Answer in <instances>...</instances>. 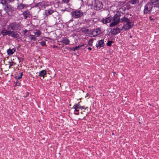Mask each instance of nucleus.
Returning <instances> with one entry per match:
<instances>
[{
    "mask_svg": "<svg viewBox=\"0 0 159 159\" xmlns=\"http://www.w3.org/2000/svg\"><path fill=\"white\" fill-rule=\"evenodd\" d=\"M130 38H131L132 37V36H130Z\"/></svg>",
    "mask_w": 159,
    "mask_h": 159,
    "instance_id": "nucleus-39",
    "label": "nucleus"
},
{
    "mask_svg": "<svg viewBox=\"0 0 159 159\" xmlns=\"http://www.w3.org/2000/svg\"><path fill=\"white\" fill-rule=\"evenodd\" d=\"M80 102H79L77 104H75L73 107V108L75 109L74 113L76 115L79 114V110L78 109L82 110L83 109L86 110L88 108L87 107H86L84 106H81L80 104Z\"/></svg>",
    "mask_w": 159,
    "mask_h": 159,
    "instance_id": "nucleus-2",
    "label": "nucleus"
},
{
    "mask_svg": "<svg viewBox=\"0 0 159 159\" xmlns=\"http://www.w3.org/2000/svg\"><path fill=\"white\" fill-rule=\"evenodd\" d=\"M149 19H150L151 20H153V19L152 18V17L151 16H150L149 17Z\"/></svg>",
    "mask_w": 159,
    "mask_h": 159,
    "instance_id": "nucleus-36",
    "label": "nucleus"
},
{
    "mask_svg": "<svg viewBox=\"0 0 159 159\" xmlns=\"http://www.w3.org/2000/svg\"><path fill=\"white\" fill-rule=\"evenodd\" d=\"M22 75V72H20L19 75L17 74V75L16 76V78L18 79H20L21 78Z\"/></svg>",
    "mask_w": 159,
    "mask_h": 159,
    "instance_id": "nucleus-26",
    "label": "nucleus"
},
{
    "mask_svg": "<svg viewBox=\"0 0 159 159\" xmlns=\"http://www.w3.org/2000/svg\"><path fill=\"white\" fill-rule=\"evenodd\" d=\"M153 7V5L150 2L148 3L144 6L143 10V14H147L151 13L152 8Z\"/></svg>",
    "mask_w": 159,
    "mask_h": 159,
    "instance_id": "nucleus-3",
    "label": "nucleus"
},
{
    "mask_svg": "<svg viewBox=\"0 0 159 159\" xmlns=\"http://www.w3.org/2000/svg\"><path fill=\"white\" fill-rule=\"evenodd\" d=\"M8 36L14 38H17L19 36V34L16 32L10 30H9Z\"/></svg>",
    "mask_w": 159,
    "mask_h": 159,
    "instance_id": "nucleus-8",
    "label": "nucleus"
},
{
    "mask_svg": "<svg viewBox=\"0 0 159 159\" xmlns=\"http://www.w3.org/2000/svg\"><path fill=\"white\" fill-rule=\"evenodd\" d=\"M70 0H62V1L65 3H67L69 2Z\"/></svg>",
    "mask_w": 159,
    "mask_h": 159,
    "instance_id": "nucleus-33",
    "label": "nucleus"
},
{
    "mask_svg": "<svg viewBox=\"0 0 159 159\" xmlns=\"http://www.w3.org/2000/svg\"><path fill=\"white\" fill-rule=\"evenodd\" d=\"M3 10L7 13L9 15L14 11V8L11 5L7 4L6 5Z\"/></svg>",
    "mask_w": 159,
    "mask_h": 159,
    "instance_id": "nucleus-5",
    "label": "nucleus"
},
{
    "mask_svg": "<svg viewBox=\"0 0 159 159\" xmlns=\"http://www.w3.org/2000/svg\"><path fill=\"white\" fill-rule=\"evenodd\" d=\"M23 15L24 16V19H26L28 17H29L31 15V13L29 10H27L23 12Z\"/></svg>",
    "mask_w": 159,
    "mask_h": 159,
    "instance_id": "nucleus-11",
    "label": "nucleus"
},
{
    "mask_svg": "<svg viewBox=\"0 0 159 159\" xmlns=\"http://www.w3.org/2000/svg\"><path fill=\"white\" fill-rule=\"evenodd\" d=\"M139 2V0H130L129 1V2L132 4H135L138 3Z\"/></svg>",
    "mask_w": 159,
    "mask_h": 159,
    "instance_id": "nucleus-25",
    "label": "nucleus"
},
{
    "mask_svg": "<svg viewBox=\"0 0 159 159\" xmlns=\"http://www.w3.org/2000/svg\"><path fill=\"white\" fill-rule=\"evenodd\" d=\"M87 46V45H85V44H83L81 45H78L77 46H76L75 47V48H72V50H73L74 51H75V50H78L80 47H84V48H85Z\"/></svg>",
    "mask_w": 159,
    "mask_h": 159,
    "instance_id": "nucleus-16",
    "label": "nucleus"
},
{
    "mask_svg": "<svg viewBox=\"0 0 159 159\" xmlns=\"http://www.w3.org/2000/svg\"><path fill=\"white\" fill-rule=\"evenodd\" d=\"M61 42L65 45H66L69 44L70 41L66 38H64L61 41Z\"/></svg>",
    "mask_w": 159,
    "mask_h": 159,
    "instance_id": "nucleus-17",
    "label": "nucleus"
},
{
    "mask_svg": "<svg viewBox=\"0 0 159 159\" xmlns=\"http://www.w3.org/2000/svg\"><path fill=\"white\" fill-rule=\"evenodd\" d=\"M46 74V72L45 70H43L40 72L39 75L40 77H43L44 79V76Z\"/></svg>",
    "mask_w": 159,
    "mask_h": 159,
    "instance_id": "nucleus-20",
    "label": "nucleus"
},
{
    "mask_svg": "<svg viewBox=\"0 0 159 159\" xmlns=\"http://www.w3.org/2000/svg\"><path fill=\"white\" fill-rule=\"evenodd\" d=\"M39 5H44L43 7H45V3L44 2H41L39 3Z\"/></svg>",
    "mask_w": 159,
    "mask_h": 159,
    "instance_id": "nucleus-31",
    "label": "nucleus"
},
{
    "mask_svg": "<svg viewBox=\"0 0 159 159\" xmlns=\"http://www.w3.org/2000/svg\"><path fill=\"white\" fill-rule=\"evenodd\" d=\"M27 31H28V30L25 29V30H23V33L24 34H25L27 33Z\"/></svg>",
    "mask_w": 159,
    "mask_h": 159,
    "instance_id": "nucleus-34",
    "label": "nucleus"
},
{
    "mask_svg": "<svg viewBox=\"0 0 159 159\" xmlns=\"http://www.w3.org/2000/svg\"><path fill=\"white\" fill-rule=\"evenodd\" d=\"M30 38L31 40L35 41L36 40V38L35 35L30 34Z\"/></svg>",
    "mask_w": 159,
    "mask_h": 159,
    "instance_id": "nucleus-27",
    "label": "nucleus"
},
{
    "mask_svg": "<svg viewBox=\"0 0 159 159\" xmlns=\"http://www.w3.org/2000/svg\"><path fill=\"white\" fill-rule=\"evenodd\" d=\"M149 1L152 5L153 4L154 5H156L158 4L159 5V0H152Z\"/></svg>",
    "mask_w": 159,
    "mask_h": 159,
    "instance_id": "nucleus-23",
    "label": "nucleus"
},
{
    "mask_svg": "<svg viewBox=\"0 0 159 159\" xmlns=\"http://www.w3.org/2000/svg\"><path fill=\"white\" fill-rule=\"evenodd\" d=\"M81 30L83 33L86 34H89L90 32L89 29L85 27L82 28L81 29Z\"/></svg>",
    "mask_w": 159,
    "mask_h": 159,
    "instance_id": "nucleus-19",
    "label": "nucleus"
},
{
    "mask_svg": "<svg viewBox=\"0 0 159 159\" xmlns=\"http://www.w3.org/2000/svg\"><path fill=\"white\" fill-rule=\"evenodd\" d=\"M1 15V13L0 12V16Z\"/></svg>",
    "mask_w": 159,
    "mask_h": 159,
    "instance_id": "nucleus-38",
    "label": "nucleus"
},
{
    "mask_svg": "<svg viewBox=\"0 0 159 159\" xmlns=\"http://www.w3.org/2000/svg\"><path fill=\"white\" fill-rule=\"evenodd\" d=\"M34 33L37 37H39L41 34V32L39 30H34Z\"/></svg>",
    "mask_w": 159,
    "mask_h": 159,
    "instance_id": "nucleus-24",
    "label": "nucleus"
},
{
    "mask_svg": "<svg viewBox=\"0 0 159 159\" xmlns=\"http://www.w3.org/2000/svg\"><path fill=\"white\" fill-rule=\"evenodd\" d=\"M25 6V5L22 3H19L17 6V9L19 10L22 9L24 8Z\"/></svg>",
    "mask_w": 159,
    "mask_h": 159,
    "instance_id": "nucleus-22",
    "label": "nucleus"
},
{
    "mask_svg": "<svg viewBox=\"0 0 159 159\" xmlns=\"http://www.w3.org/2000/svg\"><path fill=\"white\" fill-rule=\"evenodd\" d=\"M100 33V30L98 29H97L96 30L92 31V34L93 35V37H95L99 34Z\"/></svg>",
    "mask_w": 159,
    "mask_h": 159,
    "instance_id": "nucleus-15",
    "label": "nucleus"
},
{
    "mask_svg": "<svg viewBox=\"0 0 159 159\" xmlns=\"http://www.w3.org/2000/svg\"><path fill=\"white\" fill-rule=\"evenodd\" d=\"M28 95H29L28 93H27L26 95V96H23V97H24V98H26V97H27L28 96Z\"/></svg>",
    "mask_w": 159,
    "mask_h": 159,
    "instance_id": "nucleus-35",
    "label": "nucleus"
},
{
    "mask_svg": "<svg viewBox=\"0 0 159 159\" xmlns=\"http://www.w3.org/2000/svg\"><path fill=\"white\" fill-rule=\"evenodd\" d=\"M54 12V11L51 9H48L45 11L46 14L47 16L51 14Z\"/></svg>",
    "mask_w": 159,
    "mask_h": 159,
    "instance_id": "nucleus-21",
    "label": "nucleus"
},
{
    "mask_svg": "<svg viewBox=\"0 0 159 159\" xmlns=\"http://www.w3.org/2000/svg\"><path fill=\"white\" fill-rule=\"evenodd\" d=\"M130 20L129 18H128L125 16L121 18L120 19V22L123 23H126Z\"/></svg>",
    "mask_w": 159,
    "mask_h": 159,
    "instance_id": "nucleus-13",
    "label": "nucleus"
},
{
    "mask_svg": "<svg viewBox=\"0 0 159 159\" xmlns=\"http://www.w3.org/2000/svg\"><path fill=\"white\" fill-rule=\"evenodd\" d=\"M20 27V25L19 23L14 22L8 25L7 28L9 30H14L18 29Z\"/></svg>",
    "mask_w": 159,
    "mask_h": 159,
    "instance_id": "nucleus-6",
    "label": "nucleus"
},
{
    "mask_svg": "<svg viewBox=\"0 0 159 159\" xmlns=\"http://www.w3.org/2000/svg\"><path fill=\"white\" fill-rule=\"evenodd\" d=\"M113 43L112 41H108L107 45V46H110L111 45V43Z\"/></svg>",
    "mask_w": 159,
    "mask_h": 159,
    "instance_id": "nucleus-29",
    "label": "nucleus"
},
{
    "mask_svg": "<svg viewBox=\"0 0 159 159\" xmlns=\"http://www.w3.org/2000/svg\"><path fill=\"white\" fill-rule=\"evenodd\" d=\"M120 13H118L116 14L113 17L109 16L105 19H103L102 21L103 23L105 24L112 22L110 24V26H114L120 21Z\"/></svg>",
    "mask_w": 159,
    "mask_h": 159,
    "instance_id": "nucleus-1",
    "label": "nucleus"
},
{
    "mask_svg": "<svg viewBox=\"0 0 159 159\" xmlns=\"http://www.w3.org/2000/svg\"><path fill=\"white\" fill-rule=\"evenodd\" d=\"M102 6V3L99 1H98L96 3L95 7L97 10H99L103 7Z\"/></svg>",
    "mask_w": 159,
    "mask_h": 159,
    "instance_id": "nucleus-9",
    "label": "nucleus"
},
{
    "mask_svg": "<svg viewBox=\"0 0 159 159\" xmlns=\"http://www.w3.org/2000/svg\"><path fill=\"white\" fill-rule=\"evenodd\" d=\"M122 30V28L116 27V28H114L111 31V34H116L119 33L121 30Z\"/></svg>",
    "mask_w": 159,
    "mask_h": 159,
    "instance_id": "nucleus-10",
    "label": "nucleus"
},
{
    "mask_svg": "<svg viewBox=\"0 0 159 159\" xmlns=\"http://www.w3.org/2000/svg\"><path fill=\"white\" fill-rule=\"evenodd\" d=\"M15 51L16 49L14 48H13L12 49L9 48L7 49V52L8 55L10 56L13 54L15 52Z\"/></svg>",
    "mask_w": 159,
    "mask_h": 159,
    "instance_id": "nucleus-14",
    "label": "nucleus"
},
{
    "mask_svg": "<svg viewBox=\"0 0 159 159\" xmlns=\"http://www.w3.org/2000/svg\"><path fill=\"white\" fill-rule=\"evenodd\" d=\"M40 43L41 45L43 46H44L46 45V43L44 41H41L40 42Z\"/></svg>",
    "mask_w": 159,
    "mask_h": 159,
    "instance_id": "nucleus-32",
    "label": "nucleus"
},
{
    "mask_svg": "<svg viewBox=\"0 0 159 159\" xmlns=\"http://www.w3.org/2000/svg\"><path fill=\"white\" fill-rule=\"evenodd\" d=\"M71 14L73 18L77 19L81 17L83 15V13L80 10H76L72 11Z\"/></svg>",
    "mask_w": 159,
    "mask_h": 159,
    "instance_id": "nucleus-4",
    "label": "nucleus"
},
{
    "mask_svg": "<svg viewBox=\"0 0 159 159\" xmlns=\"http://www.w3.org/2000/svg\"><path fill=\"white\" fill-rule=\"evenodd\" d=\"M88 49L89 50H92V48L90 47H89L88 48Z\"/></svg>",
    "mask_w": 159,
    "mask_h": 159,
    "instance_id": "nucleus-37",
    "label": "nucleus"
},
{
    "mask_svg": "<svg viewBox=\"0 0 159 159\" xmlns=\"http://www.w3.org/2000/svg\"><path fill=\"white\" fill-rule=\"evenodd\" d=\"M16 64V63H14L13 61H11V62H9V68H11V66L14 65Z\"/></svg>",
    "mask_w": 159,
    "mask_h": 159,
    "instance_id": "nucleus-30",
    "label": "nucleus"
},
{
    "mask_svg": "<svg viewBox=\"0 0 159 159\" xmlns=\"http://www.w3.org/2000/svg\"><path fill=\"white\" fill-rule=\"evenodd\" d=\"M134 25V22L130 20L124 24L122 28V30H128L132 27Z\"/></svg>",
    "mask_w": 159,
    "mask_h": 159,
    "instance_id": "nucleus-7",
    "label": "nucleus"
},
{
    "mask_svg": "<svg viewBox=\"0 0 159 159\" xmlns=\"http://www.w3.org/2000/svg\"><path fill=\"white\" fill-rule=\"evenodd\" d=\"M93 39H90L88 42V44L89 45L91 46L92 45V44L93 42Z\"/></svg>",
    "mask_w": 159,
    "mask_h": 159,
    "instance_id": "nucleus-28",
    "label": "nucleus"
},
{
    "mask_svg": "<svg viewBox=\"0 0 159 159\" xmlns=\"http://www.w3.org/2000/svg\"><path fill=\"white\" fill-rule=\"evenodd\" d=\"M104 45V40H101L98 41V43L96 44V46L97 48L99 47L100 48H101L102 47H103Z\"/></svg>",
    "mask_w": 159,
    "mask_h": 159,
    "instance_id": "nucleus-12",
    "label": "nucleus"
},
{
    "mask_svg": "<svg viewBox=\"0 0 159 159\" xmlns=\"http://www.w3.org/2000/svg\"><path fill=\"white\" fill-rule=\"evenodd\" d=\"M9 30L3 29L2 30L0 33L3 36L7 35H8Z\"/></svg>",
    "mask_w": 159,
    "mask_h": 159,
    "instance_id": "nucleus-18",
    "label": "nucleus"
}]
</instances>
